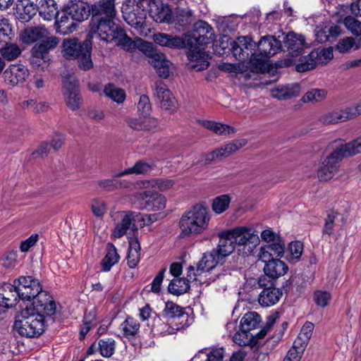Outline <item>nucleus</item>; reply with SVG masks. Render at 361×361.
<instances>
[{
    "instance_id": "obj_30",
    "label": "nucleus",
    "mask_w": 361,
    "mask_h": 361,
    "mask_svg": "<svg viewBox=\"0 0 361 361\" xmlns=\"http://www.w3.org/2000/svg\"><path fill=\"white\" fill-rule=\"evenodd\" d=\"M264 262L265 263L264 273L272 277V279H278L283 276L288 271V267L280 259H271L269 262Z\"/></svg>"
},
{
    "instance_id": "obj_29",
    "label": "nucleus",
    "mask_w": 361,
    "mask_h": 361,
    "mask_svg": "<svg viewBox=\"0 0 361 361\" xmlns=\"http://www.w3.org/2000/svg\"><path fill=\"white\" fill-rule=\"evenodd\" d=\"M56 31L63 35L72 33L75 30L77 25L76 22L68 15L66 9L58 13L56 20Z\"/></svg>"
},
{
    "instance_id": "obj_2",
    "label": "nucleus",
    "mask_w": 361,
    "mask_h": 361,
    "mask_svg": "<svg viewBox=\"0 0 361 361\" xmlns=\"http://www.w3.org/2000/svg\"><path fill=\"white\" fill-rule=\"evenodd\" d=\"M214 31L205 21L200 20L195 23L194 30L190 35L185 36L188 51V59L194 62L192 68L197 71L207 69L209 66L207 56L203 51L202 46L212 41Z\"/></svg>"
},
{
    "instance_id": "obj_18",
    "label": "nucleus",
    "mask_w": 361,
    "mask_h": 361,
    "mask_svg": "<svg viewBox=\"0 0 361 361\" xmlns=\"http://www.w3.org/2000/svg\"><path fill=\"white\" fill-rule=\"evenodd\" d=\"M283 44L289 54L293 57L299 56L305 49L308 47L305 36L294 32H290L286 35L283 39Z\"/></svg>"
},
{
    "instance_id": "obj_48",
    "label": "nucleus",
    "mask_w": 361,
    "mask_h": 361,
    "mask_svg": "<svg viewBox=\"0 0 361 361\" xmlns=\"http://www.w3.org/2000/svg\"><path fill=\"white\" fill-rule=\"evenodd\" d=\"M115 341L111 338L101 339L99 348L101 355L104 357H110L115 352Z\"/></svg>"
},
{
    "instance_id": "obj_41",
    "label": "nucleus",
    "mask_w": 361,
    "mask_h": 361,
    "mask_svg": "<svg viewBox=\"0 0 361 361\" xmlns=\"http://www.w3.org/2000/svg\"><path fill=\"white\" fill-rule=\"evenodd\" d=\"M264 55L257 54L256 53L251 54L250 58V68L252 72L255 73H264L268 70L267 59Z\"/></svg>"
},
{
    "instance_id": "obj_60",
    "label": "nucleus",
    "mask_w": 361,
    "mask_h": 361,
    "mask_svg": "<svg viewBox=\"0 0 361 361\" xmlns=\"http://www.w3.org/2000/svg\"><path fill=\"white\" fill-rule=\"evenodd\" d=\"M152 106L149 98L146 94L140 97L137 102V111L139 114H150Z\"/></svg>"
},
{
    "instance_id": "obj_46",
    "label": "nucleus",
    "mask_w": 361,
    "mask_h": 361,
    "mask_svg": "<svg viewBox=\"0 0 361 361\" xmlns=\"http://www.w3.org/2000/svg\"><path fill=\"white\" fill-rule=\"evenodd\" d=\"M303 251V244L300 241L291 242L287 250V259L292 262H298Z\"/></svg>"
},
{
    "instance_id": "obj_55",
    "label": "nucleus",
    "mask_w": 361,
    "mask_h": 361,
    "mask_svg": "<svg viewBox=\"0 0 361 361\" xmlns=\"http://www.w3.org/2000/svg\"><path fill=\"white\" fill-rule=\"evenodd\" d=\"M345 27L352 34L357 37H361V22L353 16H347L343 20Z\"/></svg>"
},
{
    "instance_id": "obj_62",
    "label": "nucleus",
    "mask_w": 361,
    "mask_h": 361,
    "mask_svg": "<svg viewBox=\"0 0 361 361\" xmlns=\"http://www.w3.org/2000/svg\"><path fill=\"white\" fill-rule=\"evenodd\" d=\"M232 314H238V316H259L256 312H251L245 308V302H238L233 310Z\"/></svg>"
},
{
    "instance_id": "obj_16",
    "label": "nucleus",
    "mask_w": 361,
    "mask_h": 361,
    "mask_svg": "<svg viewBox=\"0 0 361 361\" xmlns=\"http://www.w3.org/2000/svg\"><path fill=\"white\" fill-rule=\"evenodd\" d=\"M63 84L67 106L73 111L78 109L82 103V99L79 94L78 80L73 77H70L64 78Z\"/></svg>"
},
{
    "instance_id": "obj_47",
    "label": "nucleus",
    "mask_w": 361,
    "mask_h": 361,
    "mask_svg": "<svg viewBox=\"0 0 361 361\" xmlns=\"http://www.w3.org/2000/svg\"><path fill=\"white\" fill-rule=\"evenodd\" d=\"M327 92L324 89H312L302 97V101L305 103H317L322 101L326 97Z\"/></svg>"
},
{
    "instance_id": "obj_52",
    "label": "nucleus",
    "mask_w": 361,
    "mask_h": 361,
    "mask_svg": "<svg viewBox=\"0 0 361 361\" xmlns=\"http://www.w3.org/2000/svg\"><path fill=\"white\" fill-rule=\"evenodd\" d=\"M166 47L170 49H181L188 47L187 40L185 37L168 34Z\"/></svg>"
},
{
    "instance_id": "obj_7",
    "label": "nucleus",
    "mask_w": 361,
    "mask_h": 361,
    "mask_svg": "<svg viewBox=\"0 0 361 361\" xmlns=\"http://www.w3.org/2000/svg\"><path fill=\"white\" fill-rule=\"evenodd\" d=\"M147 12L136 5L135 0H124L121 6L124 20L141 34L146 26Z\"/></svg>"
},
{
    "instance_id": "obj_26",
    "label": "nucleus",
    "mask_w": 361,
    "mask_h": 361,
    "mask_svg": "<svg viewBox=\"0 0 361 361\" xmlns=\"http://www.w3.org/2000/svg\"><path fill=\"white\" fill-rule=\"evenodd\" d=\"M223 259L214 249L203 254L200 261L197 264V271L202 274L204 271H209L215 268Z\"/></svg>"
},
{
    "instance_id": "obj_32",
    "label": "nucleus",
    "mask_w": 361,
    "mask_h": 361,
    "mask_svg": "<svg viewBox=\"0 0 361 361\" xmlns=\"http://www.w3.org/2000/svg\"><path fill=\"white\" fill-rule=\"evenodd\" d=\"M282 293L279 288L269 287L264 288L259 296V302L262 306L268 307L276 304Z\"/></svg>"
},
{
    "instance_id": "obj_25",
    "label": "nucleus",
    "mask_w": 361,
    "mask_h": 361,
    "mask_svg": "<svg viewBox=\"0 0 361 361\" xmlns=\"http://www.w3.org/2000/svg\"><path fill=\"white\" fill-rule=\"evenodd\" d=\"M49 35L48 29L44 26L29 27L21 32L20 37L25 44H32L41 41Z\"/></svg>"
},
{
    "instance_id": "obj_45",
    "label": "nucleus",
    "mask_w": 361,
    "mask_h": 361,
    "mask_svg": "<svg viewBox=\"0 0 361 361\" xmlns=\"http://www.w3.org/2000/svg\"><path fill=\"white\" fill-rule=\"evenodd\" d=\"M22 51L20 47L16 44H8L0 49V53L4 59L7 61H13L17 59Z\"/></svg>"
},
{
    "instance_id": "obj_1",
    "label": "nucleus",
    "mask_w": 361,
    "mask_h": 361,
    "mask_svg": "<svg viewBox=\"0 0 361 361\" xmlns=\"http://www.w3.org/2000/svg\"><path fill=\"white\" fill-rule=\"evenodd\" d=\"M116 0H99L90 7L92 19L89 24L88 37L107 43L115 42L125 51H132L135 44L128 36L125 29L115 23L117 16Z\"/></svg>"
},
{
    "instance_id": "obj_15",
    "label": "nucleus",
    "mask_w": 361,
    "mask_h": 361,
    "mask_svg": "<svg viewBox=\"0 0 361 361\" xmlns=\"http://www.w3.org/2000/svg\"><path fill=\"white\" fill-rule=\"evenodd\" d=\"M153 90L154 95L157 98L162 109L171 112L176 110L177 102L166 84L161 81H157Z\"/></svg>"
},
{
    "instance_id": "obj_38",
    "label": "nucleus",
    "mask_w": 361,
    "mask_h": 361,
    "mask_svg": "<svg viewBox=\"0 0 361 361\" xmlns=\"http://www.w3.org/2000/svg\"><path fill=\"white\" fill-rule=\"evenodd\" d=\"M154 168L153 165L149 163L140 160L137 161L133 166L128 168L114 175V177H121L130 174H145L149 172Z\"/></svg>"
},
{
    "instance_id": "obj_39",
    "label": "nucleus",
    "mask_w": 361,
    "mask_h": 361,
    "mask_svg": "<svg viewBox=\"0 0 361 361\" xmlns=\"http://www.w3.org/2000/svg\"><path fill=\"white\" fill-rule=\"evenodd\" d=\"M66 11L73 21L76 22L77 25L78 23L87 20L91 12L90 8L87 9L85 6L78 4H73L67 8Z\"/></svg>"
},
{
    "instance_id": "obj_28",
    "label": "nucleus",
    "mask_w": 361,
    "mask_h": 361,
    "mask_svg": "<svg viewBox=\"0 0 361 361\" xmlns=\"http://www.w3.org/2000/svg\"><path fill=\"white\" fill-rule=\"evenodd\" d=\"M220 240L216 249H214L217 251L220 257L224 260V259L233 253L235 249H236V245L233 242V238H231V235L228 231H224L219 234Z\"/></svg>"
},
{
    "instance_id": "obj_24",
    "label": "nucleus",
    "mask_w": 361,
    "mask_h": 361,
    "mask_svg": "<svg viewBox=\"0 0 361 361\" xmlns=\"http://www.w3.org/2000/svg\"><path fill=\"white\" fill-rule=\"evenodd\" d=\"M281 338H269L262 345H257L253 351V361H269V353L276 348Z\"/></svg>"
},
{
    "instance_id": "obj_17",
    "label": "nucleus",
    "mask_w": 361,
    "mask_h": 361,
    "mask_svg": "<svg viewBox=\"0 0 361 361\" xmlns=\"http://www.w3.org/2000/svg\"><path fill=\"white\" fill-rule=\"evenodd\" d=\"M285 252L284 242L279 238L276 241L269 243L260 248L259 258L262 262L281 258Z\"/></svg>"
},
{
    "instance_id": "obj_19",
    "label": "nucleus",
    "mask_w": 361,
    "mask_h": 361,
    "mask_svg": "<svg viewBox=\"0 0 361 361\" xmlns=\"http://www.w3.org/2000/svg\"><path fill=\"white\" fill-rule=\"evenodd\" d=\"M60 42V39L56 36L49 35L37 43L31 49V55L33 58L45 60L50 51L56 49Z\"/></svg>"
},
{
    "instance_id": "obj_54",
    "label": "nucleus",
    "mask_w": 361,
    "mask_h": 361,
    "mask_svg": "<svg viewBox=\"0 0 361 361\" xmlns=\"http://www.w3.org/2000/svg\"><path fill=\"white\" fill-rule=\"evenodd\" d=\"M114 173L113 175H114ZM111 179H103L97 182L98 185L103 190L106 191H113L118 188L123 187V181L117 180V177H114Z\"/></svg>"
},
{
    "instance_id": "obj_37",
    "label": "nucleus",
    "mask_w": 361,
    "mask_h": 361,
    "mask_svg": "<svg viewBox=\"0 0 361 361\" xmlns=\"http://www.w3.org/2000/svg\"><path fill=\"white\" fill-rule=\"evenodd\" d=\"M140 245L137 238L133 239L129 242L127 262L130 268L133 269L136 267L139 263L140 260Z\"/></svg>"
},
{
    "instance_id": "obj_3",
    "label": "nucleus",
    "mask_w": 361,
    "mask_h": 361,
    "mask_svg": "<svg viewBox=\"0 0 361 361\" xmlns=\"http://www.w3.org/2000/svg\"><path fill=\"white\" fill-rule=\"evenodd\" d=\"M211 215L207 207L196 204L183 214L179 220L180 236L197 235L207 230Z\"/></svg>"
},
{
    "instance_id": "obj_6",
    "label": "nucleus",
    "mask_w": 361,
    "mask_h": 361,
    "mask_svg": "<svg viewBox=\"0 0 361 361\" xmlns=\"http://www.w3.org/2000/svg\"><path fill=\"white\" fill-rule=\"evenodd\" d=\"M347 147L344 144H341L322 162L317 169V177L321 181L331 180L337 173L340 161L344 158L351 157L348 154Z\"/></svg>"
},
{
    "instance_id": "obj_11",
    "label": "nucleus",
    "mask_w": 361,
    "mask_h": 361,
    "mask_svg": "<svg viewBox=\"0 0 361 361\" xmlns=\"http://www.w3.org/2000/svg\"><path fill=\"white\" fill-rule=\"evenodd\" d=\"M274 322V317H269L266 325L262 327V329L255 334L240 330L239 328V331L233 336V341L239 346L250 345L252 348H254L258 345V341L267 335Z\"/></svg>"
},
{
    "instance_id": "obj_13",
    "label": "nucleus",
    "mask_w": 361,
    "mask_h": 361,
    "mask_svg": "<svg viewBox=\"0 0 361 361\" xmlns=\"http://www.w3.org/2000/svg\"><path fill=\"white\" fill-rule=\"evenodd\" d=\"M247 140L245 139L235 140L231 142L221 146L211 152L202 156L200 161L203 164H209L213 161H219L237 152L240 148L245 146Z\"/></svg>"
},
{
    "instance_id": "obj_9",
    "label": "nucleus",
    "mask_w": 361,
    "mask_h": 361,
    "mask_svg": "<svg viewBox=\"0 0 361 361\" xmlns=\"http://www.w3.org/2000/svg\"><path fill=\"white\" fill-rule=\"evenodd\" d=\"M333 56V50L331 47L314 49L308 55L300 59V63L295 66L296 71L298 72H305L312 70L317 65L326 64Z\"/></svg>"
},
{
    "instance_id": "obj_20",
    "label": "nucleus",
    "mask_w": 361,
    "mask_h": 361,
    "mask_svg": "<svg viewBox=\"0 0 361 361\" xmlns=\"http://www.w3.org/2000/svg\"><path fill=\"white\" fill-rule=\"evenodd\" d=\"M5 82L15 86L25 81L29 75L28 69L21 64L11 65L4 73Z\"/></svg>"
},
{
    "instance_id": "obj_5",
    "label": "nucleus",
    "mask_w": 361,
    "mask_h": 361,
    "mask_svg": "<svg viewBox=\"0 0 361 361\" xmlns=\"http://www.w3.org/2000/svg\"><path fill=\"white\" fill-rule=\"evenodd\" d=\"M228 231L236 245L238 254L242 256L251 255L254 248L259 243L258 235L251 228L237 226Z\"/></svg>"
},
{
    "instance_id": "obj_35",
    "label": "nucleus",
    "mask_w": 361,
    "mask_h": 361,
    "mask_svg": "<svg viewBox=\"0 0 361 361\" xmlns=\"http://www.w3.org/2000/svg\"><path fill=\"white\" fill-rule=\"evenodd\" d=\"M54 0H39L37 12L46 20H51L57 13V8Z\"/></svg>"
},
{
    "instance_id": "obj_51",
    "label": "nucleus",
    "mask_w": 361,
    "mask_h": 361,
    "mask_svg": "<svg viewBox=\"0 0 361 361\" xmlns=\"http://www.w3.org/2000/svg\"><path fill=\"white\" fill-rule=\"evenodd\" d=\"M80 55L76 58L80 68L84 71L92 68L93 63L91 59V47L88 45Z\"/></svg>"
},
{
    "instance_id": "obj_58",
    "label": "nucleus",
    "mask_w": 361,
    "mask_h": 361,
    "mask_svg": "<svg viewBox=\"0 0 361 361\" xmlns=\"http://www.w3.org/2000/svg\"><path fill=\"white\" fill-rule=\"evenodd\" d=\"M90 207L93 214L97 217L103 216L107 209L106 202L98 199L92 200Z\"/></svg>"
},
{
    "instance_id": "obj_61",
    "label": "nucleus",
    "mask_w": 361,
    "mask_h": 361,
    "mask_svg": "<svg viewBox=\"0 0 361 361\" xmlns=\"http://www.w3.org/2000/svg\"><path fill=\"white\" fill-rule=\"evenodd\" d=\"M355 45V39L353 37H348L341 39L336 45V49L341 53L348 51Z\"/></svg>"
},
{
    "instance_id": "obj_49",
    "label": "nucleus",
    "mask_w": 361,
    "mask_h": 361,
    "mask_svg": "<svg viewBox=\"0 0 361 361\" xmlns=\"http://www.w3.org/2000/svg\"><path fill=\"white\" fill-rule=\"evenodd\" d=\"M261 317H242L239 328L240 330L250 333L251 331L262 327Z\"/></svg>"
},
{
    "instance_id": "obj_43",
    "label": "nucleus",
    "mask_w": 361,
    "mask_h": 361,
    "mask_svg": "<svg viewBox=\"0 0 361 361\" xmlns=\"http://www.w3.org/2000/svg\"><path fill=\"white\" fill-rule=\"evenodd\" d=\"M168 288L173 295H182L190 289L189 280L183 278L175 279L171 281Z\"/></svg>"
},
{
    "instance_id": "obj_50",
    "label": "nucleus",
    "mask_w": 361,
    "mask_h": 361,
    "mask_svg": "<svg viewBox=\"0 0 361 361\" xmlns=\"http://www.w3.org/2000/svg\"><path fill=\"white\" fill-rule=\"evenodd\" d=\"M121 326L125 336H134L140 329V323L134 317H127Z\"/></svg>"
},
{
    "instance_id": "obj_4",
    "label": "nucleus",
    "mask_w": 361,
    "mask_h": 361,
    "mask_svg": "<svg viewBox=\"0 0 361 361\" xmlns=\"http://www.w3.org/2000/svg\"><path fill=\"white\" fill-rule=\"evenodd\" d=\"M31 300L32 302L26 305L21 312L22 316H53L58 313L55 301L42 288Z\"/></svg>"
},
{
    "instance_id": "obj_64",
    "label": "nucleus",
    "mask_w": 361,
    "mask_h": 361,
    "mask_svg": "<svg viewBox=\"0 0 361 361\" xmlns=\"http://www.w3.org/2000/svg\"><path fill=\"white\" fill-rule=\"evenodd\" d=\"M347 147L348 154L352 156L361 153V137L344 144Z\"/></svg>"
},
{
    "instance_id": "obj_57",
    "label": "nucleus",
    "mask_w": 361,
    "mask_h": 361,
    "mask_svg": "<svg viewBox=\"0 0 361 361\" xmlns=\"http://www.w3.org/2000/svg\"><path fill=\"white\" fill-rule=\"evenodd\" d=\"M313 299L318 306L324 307L329 305L331 295L328 291L317 290L314 293Z\"/></svg>"
},
{
    "instance_id": "obj_36",
    "label": "nucleus",
    "mask_w": 361,
    "mask_h": 361,
    "mask_svg": "<svg viewBox=\"0 0 361 361\" xmlns=\"http://www.w3.org/2000/svg\"><path fill=\"white\" fill-rule=\"evenodd\" d=\"M106 251L105 257L101 262L102 270L104 271H109L114 264L118 263L120 258L116 248L112 243L107 244Z\"/></svg>"
},
{
    "instance_id": "obj_42",
    "label": "nucleus",
    "mask_w": 361,
    "mask_h": 361,
    "mask_svg": "<svg viewBox=\"0 0 361 361\" xmlns=\"http://www.w3.org/2000/svg\"><path fill=\"white\" fill-rule=\"evenodd\" d=\"M104 92L106 97L111 98L118 104L123 103L126 99L125 91L121 88L117 87L112 83H109L104 87Z\"/></svg>"
},
{
    "instance_id": "obj_27",
    "label": "nucleus",
    "mask_w": 361,
    "mask_h": 361,
    "mask_svg": "<svg viewBox=\"0 0 361 361\" xmlns=\"http://www.w3.org/2000/svg\"><path fill=\"white\" fill-rule=\"evenodd\" d=\"M89 44H81L77 39H66L63 42V55L67 59H75Z\"/></svg>"
},
{
    "instance_id": "obj_59",
    "label": "nucleus",
    "mask_w": 361,
    "mask_h": 361,
    "mask_svg": "<svg viewBox=\"0 0 361 361\" xmlns=\"http://www.w3.org/2000/svg\"><path fill=\"white\" fill-rule=\"evenodd\" d=\"M150 184L154 188L165 191L173 187L174 181L171 179L154 178L150 180Z\"/></svg>"
},
{
    "instance_id": "obj_10",
    "label": "nucleus",
    "mask_w": 361,
    "mask_h": 361,
    "mask_svg": "<svg viewBox=\"0 0 361 361\" xmlns=\"http://www.w3.org/2000/svg\"><path fill=\"white\" fill-rule=\"evenodd\" d=\"M140 50L149 56V63L157 70L158 75L163 78L170 75L171 63L167 60L163 54L157 53L152 49V44L141 40Z\"/></svg>"
},
{
    "instance_id": "obj_8",
    "label": "nucleus",
    "mask_w": 361,
    "mask_h": 361,
    "mask_svg": "<svg viewBox=\"0 0 361 361\" xmlns=\"http://www.w3.org/2000/svg\"><path fill=\"white\" fill-rule=\"evenodd\" d=\"M44 317H22L16 320L13 329L20 336L25 338H37L45 331Z\"/></svg>"
},
{
    "instance_id": "obj_63",
    "label": "nucleus",
    "mask_w": 361,
    "mask_h": 361,
    "mask_svg": "<svg viewBox=\"0 0 361 361\" xmlns=\"http://www.w3.org/2000/svg\"><path fill=\"white\" fill-rule=\"evenodd\" d=\"M165 313L167 316H183V309L174 302H166L165 307Z\"/></svg>"
},
{
    "instance_id": "obj_53",
    "label": "nucleus",
    "mask_w": 361,
    "mask_h": 361,
    "mask_svg": "<svg viewBox=\"0 0 361 361\" xmlns=\"http://www.w3.org/2000/svg\"><path fill=\"white\" fill-rule=\"evenodd\" d=\"M338 216V212L335 211H330L326 218L324 221V225L323 228V235H327L330 236L333 234L334 231L335 226V220Z\"/></svg>"
},
{
    "instance_id": "obj_33",
    "label": "nucleus",
    "mask_w": 361,
    "mask_h": 361,
    "mask_svg": "<svg viewBox=\"0 0 361 361\" xmlns=\"http://www.w3.org/2000/svg\"><path fill=\"white\" fill-rule=\"evenodd\" d=\"M143 197H148L145 201V208L148 211H159L166 207V199L161 194H154L148 196L147 192H143Z\"/></svg>"
},
{
    "instance_id": "obj_34",
    "label": "nucleus",
    "mask_w": 361,
    "mask_h": 361,
    "mask_svg": "<svg viewBox=\"0 0 361 361\" xmlns=\"http://www.w3.org/2000/svg\"><path fill=\"white\" fill-rule=\"evenodd\" d=\"M319 122L324 125H332L348 121V116L344 109H337L323 114L319 117Z\"/></svg>"
},
{
    "instance_id": "obj_23",
    "label": "nucleus",
    "mask_w": 361,
    "mask_h": 361,
    "mask_svg": "<svg viewBox=\"0 0 361 361\" xmlns=\"http://www.w3.org/2000/svg\"><path fill=\"white\" fill-rule=\"evenodd\" d=\"M128 126L135 130H151L159 126V120L150 114H139L138 118H128Z\"/></svg>"
},
{
    "instance_id": "obj_31",
    "label": "nucleus",
    "mask_w": 361,
    "mask_h": 361,
    "mask_svg": "<svg viewBox=\"0 0 361 361\" xmlns=\"http://www.w3.org/2000/svg\"><path fill=\"white\" fill-rule=\"evenodd\" d=\"M38 10V5L29 1H21L16 8L18 18L23 22L30 21L36 15Z\"/></svg>"
},
{
    "instance_id": "obj_56",
    "label": "nucleus",
    "mask_w": 361,
    "mask_h": 361,
    "mask_svg": "<svg viewBox=\"0 0 361 361\" xmlns=\"http://www.w3.org/2000/svg\"><path fill=\"white\" fill-rule=\"evenodd\" d=\"M176 18L180 25L185 26L192 21V12L188 8H177Z\"/></svg>"
},
{
    "instance_id": "obj_21",
    "label": "nucleus",
    "mask_w": 361,
    "mask_h": 361,
    "mask_svg": "<svg viewBox=\"0 0 361 361\" xmlns=\"http://www.w3.org/2000/svg\"><path fill=\"white\" fill-rule=\"evenodd\" d=\"M15 283H4L0 286V308L6 312V310L12 308L16 305L18 294Z\"/></svg>"
},
{
    "instance_id": "obj_40",
    "label": "nucleus",
    "mask_w": 361,
    "mask_h": 361,
    "mask_svg": "<svg viewBox=\"0 0 361 361\" xmlns=\"http://www.w3.org/2000/svg\"><path fill=\"white\" fill-rule=\"evenodd\" d=\"M201 124L205 128L209 129L218 135L234 134L235 130L230 126L224 125L212 121H202Z\"/></svg>"
},
{
    "instance_id": "obj_44",
    "label": "nucleus",
    "mask_w": 361,
    "mask_h": 361,
    "mask_svg": "<svg viewBox=\"0 0 361 361\" xmlns=\"http://www.w3.org/2000/svg\"><path fill=\"white\" fill-rule=\"evenodd\" d=\"M231 198L228 195H221L213 199L212 209L215 214H220L229 207Z\"/></svg>"
},
{
    "instance_id": "obj_14",
    "label": "nucleus",
    "mask_w": 361,
    "mask_h": 361,
    "mask_svg": "<svg viewBox=\"0 0 361 361\" xmlns=\"http://www.w3.org/2000/svg\"><path fill=\"white\" fill-rule=\"evenodd\" d=\"M111 217L114 221L120 219L116 223L115 228L113 231V235L116 238H120L127 234L128 230H137L135 221V215L133 212H116L111 214Z\"/></svg>"
},
{
    "instance_id": "obj_22",
    "label": "nucleus",
    "mask_w": 361,
    "mask_h": 361,
    "mask_svg": "<svg viewBox=\"0 0 361 361\" xmlns=\"http://www.w3.org/2000/svg\"><path fill=\"white\" fill-rule=\"evenodd\" d=\"M281 49V41L271 35L262 37L257 43V51L259 54L268 58L277 54Z\"/></svg>"
},
{
    "instance_id": "obj_12",
    "label": "nucleus",
    "mask_w": 361,
    "mask_h": 361,
    "mask_svg": "<svg viewBox=\"0 0 361 361\" xmlns=\"http://www.w3.org/2000/svg\"><path fill=\"white\" fill-rule=\"evenodd\" d=\"M16 286L18 298L25 301H31V299L39 294L42 286L39 281L32 276H20L13 281Z\"/></svg>"
}]
</instances>
